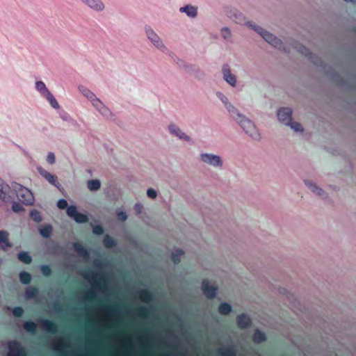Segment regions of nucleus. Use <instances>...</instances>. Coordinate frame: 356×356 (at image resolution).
Wrapping results in <instances>:
<instances>
[{
    "instance_id": "obj_13",
    "label": "nucleus",
    "mask_w": 356,
    "mask_h": 356,
    "mask_svg": "<svg viewBox=\"0 0 356 356\" xmlns=\"http://www.w3.org/2000/svg\"><path fill=\"white\" fill-rule=\"evenodd\" d=\"M228 16L236 24H243L248 29H250V26L248 25L249 23L256 24L254 22L248 19L243 13L237 10H230L228 13Z\"/></svg>"
},
{
    "instance_id": "obj_42",
    "label": "nucleus",
    "mask_w": 356,
    "mask_h": 356,
    "mask_svg": "<svg viewBox=\"0 0 356 356\" xmlns=\"http://www.w3.org/2000/svg\"><path fill=\"white\" fill-rule=\"evenodd\" d=\"M6 187L5 182L0 178V196L4 193Z\"/></svg>"
},
{
    "instance_id": "obj_15",
    "label": "nucleus",
    "mask_w": 356,
    "mask_h": 356,
    "mask_svg": "<svg viewBox=\"0 0 356 356\" xmlns=\"http://www.w3.org/2000/svg\"><path fill=\"white\" fill-rule=\"evenodd\" d=\"M67 213L78 223L86 222L88 220L86 214L79 213L74 206L68 207L67 208Z\"/></svg>"
},
{
    "instance_id": "obj_19",
    "label": "nucleus",
    "mask_w": 356,
    "mask_h": 356,
    "mask_svg": "<svg viewBox=\"0 0 356 356\" xmlns=\"http://www.w3.org/2000/svg\"><path fill=\"white\" fill-rule=\"evenodd\" d=\"M179 12L185 13L190 18H195L197 15V8L192 5H186L179 8Z\"/></svg>"
},
{
    "instance_id": "obj_39",
    "label": "nucleus",
    "mask_w": 356,
    "mask_h": 356,
    "mask_svg": "<svg viewBox=\"0 0 356 356\" xmlns=\"http://www.w3.org/2000/svg\"><path fill=\"white\" fill-rule=\"evenodd\" d=\"M26 296L29 298L33 297L37 293V290L34 288H29L26 290Z\"/></svg>"
},
{
    "instance_id": "obj_29",
    "label": "nucleus",
    "mask_w": 356,
    "mask_h": 356,
    "mask_svg": "<svg viewBox=\"0 0 356 356\" xmlns=\"http://www.w3.org/2000/svg\"><path fill=\"white\" fill-rule=\"evenodd\" d=\"M51 231H52L51 227L49 225H46L40 229V233L42 236L48 237L50 236Z\"/></svg>"
},
{
    "instance_id": "obj_31",
    "label": "nucleus",
    "mask_w": 356,
    "mask_h": 356,
    "mask_svg": "<svg viewBox=\"0 0 356 356\" xmlns=\"http://www.w3.org/2000/svg\"><path fill=\"white\" fill-rule=\"evenodd\" d=\"M12 210L15 213H20L24 211V208L20 204L17 202H13L12 204Z\"/></svg>"
},
{
    "instance_id": "obj_6",
    "label": "nucleus",
    "mask_w": 356,
    "mask_h": 356,
    "mask_svg": "<svg viewBox=\"0 0 356 356\" xmlns=\"http://www.w3.org/2000/svg\"><path fill=\"white\" fill-rule=\"evenodd\" d=\"M199 159L202 164L216 169H222L224 165L223 159L218 154L202 152L199 155Z\"/></svg>"
},
{
    "instance_id": "obj_35",
    "label": "nucleus",
    "mask_w": 356,
    "mask_h": 356,
    "mask_svg": "<svg viewBox=\"0 0 356 356\" xmlns=\"http://www.w3.org/2000/svg\"><path fill=\"white\" fill-rule=\"evenodd\" d=\"M74 249L81 255L85 256L86 254V251L79 244H74Z\"/></svg>"
},
{
    "instance_id": "obj_11",
    "label": "nucleus",
    "mask_w": 356,
    "mask_h": 356,
    "mask_svg": "<svg viewBox=\"0 0 356 356\" xmlns=\"http://www.w3.org/2000/svg\"><path fill=\"white\" fill-rule=\"evenodd\" d=\"M303 182L307 188L314 195L321 198L327 197L326 192L314 180L305 179L303 180Z\"/></svg>"
},
{
    "instance_id": "obj_16",
    "label": "nucleus",
    "mask_w": 356,
    "mask_h": 356,
    "mask_svg": "<svg viewBox=\"0 0 356 356\" xmlns=\"http://www.w3.org/2000/svg\"><path fill=\"white\" fill-rule=\"evenodd\" d=\"M86 6L95 12H102L105 10V4L102 0H80Z\"/></svg>"
},
{
    "instance_id": "obj_9",
    "label": "nucleus",
    "mask_w": 356,
    "mask_h": 356,
    "mask_svg": "<svg viewBox=\"0 0 356 356\" xmlns=\"http://www.w3.org/2000/svg\"><path fill=\"white\" fill-rule=\"evenodd\" d=\"M223 80L232 88H236L238 85L237 76L232 72L228 65H224L221 70Z\"/></svg>"
},
{
    "instance_id": "obj_25",
    "label": "nucleus",
    "mask_w": 356,
    "mask_h": 356,
    "mask_svg": "<svg viewBox=\"0 0 356 356\" xmlns=\"http://www.w3.org/2000/svg\"><path fill=\"white\" fill-rule=\"evenodd\" d=\"M220 34L222 38L227 41H230L232 37L231 30L228 27H223L220 30Z\"/></svg>"
},
{
    "instance_id": "obj_4",
    "label": "nucleus",
    "mask_w": 356,
    "mask_h": 356,
    "mask_svg": "<svg viewBox=\"0 0 356 356\" xmlns=\"http://www.w3.org/2000/svg\"><path fill=\"white\" fill-rule=\"evenodd\" d=\"M250 29L258 33L266 42L278 49L283 48L282 41L273 33L256 24H248Z\"/></svg>"
},
{
    "instance_id": "obj_22",
    "label": "nucleus",
    "mask_w": 356,
    "mask_h": 356,
    "mask_svg": "<svg viewBox=\"0 0 356 356\" xmlns=\"http://www.w3.org/2000/svg\"><path fill=\"white\" fill-rule=\"evenodd\" d=\"M218 311L220 314L227 316L232 312V306L229 302H222L219 305Z\"/></svg>"
},
{
    "instance_id": "obj_8",
    "label": "nucleus",
    "mask_w": 356,
    "mask_h": 356,
    "mask_svg": "<svg viewBox=\"0 0 356 356\" xmlns=\"http://www.w3.org/2000/svg\"><path fill=\"white\" fill-rule=\"evenodd\" d=\"M168 130L171 136L177 138L178 140L187 143H193L192 138L184 131L178 125L171 123L168 126Z\"/></svg>"
},
{
    "instance_id": "obj_24",
    "label": "nucleus",
    "mask_w": 356,
    "mask_h": 356,
    "mask_svg": "<svg viewBox=\"0 0 356 356\" xmlns=\"http://www.w3.org/2000/svg\"><path fill=\"white\" fill-rule=\"evenodd\" d=\"M87 186L90 191H95L99 189L101 183L98 179H91L87 182Z\"/></svg>"
},
{
    "instance_id": "obj_14",
    "label": "nucleus",
    "mask_w": 356,
    "mask_h": 356,
    "mask_svg": "<svg viewBox=\"0 0 356 356\" xmlns=\"http://www.w3.org/2000/svg\"><path fill=\"white\" fill-rule=\"evenodd\" d=\"M202 290L208 298H213L216 296L218 287L215 283L204 280L202 282Z\"/></svg>"
},
{
    "instance_id": "obj_26",
    "label": "nucleus",
    "mask_w": 356,
    "mask_h": 356,
    "mask_svg": "<svg viewBox=\"0 0 356 356\" xmlns=\"http://www.w3.org/2000/svg\"><path fill=\"white\" fill-rule=\"evenodd\" d=\"M18 259L24 264H29L31 261V257L26 252H19L18 254Z\"/></svg>"
},
{
    "instance_id": "obj_3",
    "label": "nucleus",
    "mask_w": 356,
    "mask_h": 356,
    "mask_svg": "<svg viewBox=\"0 0 356 356\" xmlns=\"http://www.w3.org/2000/svg\"><path fill=\"white\" fill-rule=\"evenodd\" d=\"M144 32L147 40L152 47L166 55H170L172 53L163 40L152 26L145 25L144 26Z\"/></svg>"
},
{
    "instance_id": "obj_10",
    "label": "nucleus",
    "mask_w": 356,
    "mask_h": 356,
    "mask_svg": "<svg viewBox=\"0 0 356 356\" xmlns=\"http://www.w3.org/2000/svg\"><path fill=\"white\" fill-rule=\"evenodd\" d=\"M216 95L218 99L224 105L230 118L239 111V110L229 101L227 95H225L222 92L218 91Z\"/></svg>"
},
{
    "instance_id": "obj_28",
    "label": "nucleus",
    "mask_w": 356,
    "mask_h": 356,
    "mask_svg": "<svg viewBox=\"0 0 356 356\" xmlns=\"http://www.w3.org/2000/svg\"><path fill=\"white\" fill-rule=\"evenodd\" d=\"M266 340V336L264 333L261 331H256L254 334V341L257 343L262 342Z\"/></svg>"
},
{
    "instance_id": "obj_1",
    "label": "nucleus",
    "mask_w": 356,
    "mask_h": 356,
    "mask_svg": "<svg viewBox=\"0 0 356 356\" xmlns=\"http://www.w3.org/2000/svg\"><path fill=\"white\" fill-rule=\"evenodd\" d=\"M79 92L90 103L92 108L104 119L111 120L115 119V114L111 109L96 94L86 86H78Z\"/></svg>"
},
{
    "instance_id": "obj_18",
    "label": "nucleus",
    "mask_w": 356,
    "mask_h": 356,
    "mask_svg": "<svg viewBox=\"0 0 356 356\" xmlns=\"http://www.w3.org/2000/svg\"><path fill=\"white\" fill-rule=\"evenodd\" d=\"M12 247L11 243L9 241V233L7 231H0V249L7 250Z\"/></svg>"
},
{
    "instance_id": "obj_12",
    "label": "nucleus",
    "mask_w": 356,
    "mask_h": 356,
    "mask_svg": "<svg viewBox=\"0 0 356 356\" xmlns=\"http://www.w3.org/2000/svg\"><path fill=\"white\" fill-rule=\"evenodd\" d=\"M293 110L289 107H281L277 109L276 115L280 123L286 126L292 120Z\"/></svg>"
},
{
    "instance_id": "obj_21",
    "label": "nucleus",
    "mask_w": 356,
    "mask_h": 356,
    "mask_svg": "<svg viewBox=\"0 0 356 356\" xmlns=\"http://www.w3.org/2000/svg\"><path fill=\"white\" fill-rule=\"evenodd\" d=\"M237 323L241 328H246L250 325L251 320L248 314H241L237 316Z\"/></svg>"
},
{
    "instance_id": "obj_38",
    "label": "nucleus",
    "mask_w": 356,
    "mask_h": 356,
    "mask_svg": "<svg viewBox=\"0 0 356 356\" xmlns=\"http://www.w3.org/2000/svg\"><path fill=\"white\" fill-rule=\"evenodd\" d=\"M57 206L58 208L63 209L67 207V202L65 200L61 199L58 201Z\"/></svg>"
},
{
    "instance_id": "obj_47",
    "label": "nucleus",
    "mask_w": 356,
    "mask_h": 356,
    "mask_svg": "<svg viewBox=\"0 0 356 356\" xmlns=\"http://www.w3.org/2000/svg\"><path fill=\"white\" fill-rule=\"evenodd\" d=\"M143 299L144 300H145V301L148 300V298H145V297H143Z\"/></svg>"
},
{
    "instance_id": "obj_7",
    "label": "nucleus",
    "mask_w": 356,
    "mask_h": 356,
    "mask_svg": "<svg viewBox=\"0 0 356 356\" xmlns=\"http://www.w3.org/2000/svg\"><path fill=\"white\" fill-rule=\"evenodd\" d=\"M36 90L40 94L42 97L45 98L50 105L55 109H59L60 105L57 100L50 92L45 83L42 81H37L35 83Z\"/></svg>"
},
{
    "instance_id": "obj_44",
    "label": "nucleus",
    "mask_w": 356,
    "mask_h": 356,
    "mask_svg": "<svg viewBox=\"0 0 356 356\" xmlns=\"http://www.w3.org/2000/svg\"><path fill=\"white\" fill-rule=\"evenodd\" d=\"M42 272L44 275H49L50 273V269L47 266H43L41 268Z\"/></svg>"
},
{
    "instance_id": "obj_36",
    "label": "nucleus",
    "mask_w": 356,
    "mask_h": 356,
    "mask_svg": "<svg viewBox=\"0 0 356 356\" xmlns=\"http://www.w3.org/2000/svg\"><path fill=\"white\" fill-rule=\"evenodd\" d=\"M47 161L50 164H54L56 161V157L53 152H49L47 156Z\"/></svg>"
},
{
    "instance_id": "obj_33",
    "label": "nucleus",
    "mask_w": 356,
    "mask_h": 356,
    "mask_svg": "<svg viewBox=\"0 0 356 356\" xmlns=\"http://www.w3.org/2000/svg\"><path fill=\"white\" fill-rule=\"evenodd\" d=\"M36 327V325L33 322H26L24 324V328L29 332H33L35 330Z\"/></svg>"
},
{
    "instance_id": "obj_30",
    "label": "nucleus",
    "mask_w": 356,
    "mask_h": 356,
    "mask_svg": "<svg viewBox=\"0 0 356 356\" xmlns=\"http://www.w3.org/2000/svg\"><path fill=\"white\" fill-rule=\"evenodd\" d=\"M20 281L24 284L29 283L31 280V275L27 273H21L19 275Z\"/></svg>"
},
{
    "instance_id": "obj_41",
    "label": "nucleus",
    "mask_w": 356,
    "mask_h": 356,
    "mask_svg": "<svg viewBox=\"0 0 356 356\" xmlns=\"http://www.w3.org/2000/svg\"><path fill=\"white\" fill-rule=\"evenodd\" d=\"M13 314L15 316H21L23 314V309L21 307H15L13 310Z\"/></svg>"
},
{
    "instance_id": "obj_17",
    "label": "nucleus",
    "mask_w": 356,
    "mask_h": 356,
    "mask_svg": "<svg viewBox=\"0 0 356 356\" xmlns=\"http://www.w3.org/2000/svg\"><path fill=\"white\" fill-rule=\"evenodd\" d=\"M9 352L8 356H24V350L19 347V345L15 342L12 341L8 344Z\"/></svg>"
},
{
    "instance_id": "obj_2",
    "label": "nucleus",
    "mask_w": 356,
    "mask_h": 356,
    "mask_svg": "<svg viewBox=\"0 0 356 356\" xmlns=\"http://www.w3.org/2000/svg\"><path fill=\"white\" fill-rule=\"evenodd\" d=\"M251 139L259 141L261 139V134L256 124L240 111L232 118Z\"/></svg>"
},
{
    "instance_id": "obj_34",
    "label": "nucleus",
    "mask_w": 356,
    "mask_h": 356,
    "mask_svg": "<svg viewBox=\"0 0 356 356\" xmlns=\"http://www.w3.org/2000/svg\"><path fill=\"white\" fill-rule=\"evenodd\" d=\"M147 195L151 199H155L157 196V192L154 189L150 188L147 191Z\"/></svg>"
},
{
    "instance_id": "obj_46",
    "label": "nucleus",
    "mask_w": 356,
    "mask_h": 356,
    "mask_svg": "<svg viewBox=\"0 0 356 356\" xmlns=\"http://www.w3.org/2000/svg\"><path fill=\"white\" fill-rule=\"evenodd\" d=\"M136 209H138V211H140V209H141V205H140V204H136Z\"/></svg>"
},
{
    "instance_id": "obj_27",
    "label": "nucleus",
    "mask_w": 356,
    "mask_h": 356,
    "mask_svg": "<svg viewBox=\"0 0 356 356\" xmlns=\"http://www.w3.org/2000/svg\"><path fill=\"white\" fill-rule=\"evenodd\" d=\"M183 254V250L180 249H176L172 252V259L175 263H178L180 261L181 257H182Z\"/></svg>"
},
{
    "instance_id": "obj_45",
    "label": "nucleus",
    "mask_w": 356,
    "mask_h": 356,
    "mask_svg": "<svg viewBox=\"0 0 356 356\" xmlns=\"http://www.w3.org/2000/svg\"><path fill=\"white\" fill-rule=\"evenodd\" d=\"M44 325L49 330H51L53 328V325L49 321L44 322Z\"/></svg>"
},
{
    "instance_id": "obj_40",
    "label": "nucleus",
    "mask_w": 356,
    "mask_h": 356,
    "mask_svg": "<svg viewBox=\"0 0 356 356\" xmlns=\"http://www.w3.org/2000/svg\"><path fill=\"white\" fill-rule=\"evenodd\" d=\"M117 216L119 220L124 221L127 218V216L125 212L124 211H118L117 213Z\"/></svg>"
},
{
    "instance_id": "obj_32",
    "label": "nucleus",
    "mask_w": 356,
    "mask_h": 356,
    "mask_svg": "<svg viewBox=\"0 0 356 356\" xmlns=\"http://www.w3.org/2000/svg\"><path fill=\"white\" fill-rule=\"evenodd\" d=\"M31 216L35 222H40L42 220L40 213L36 210L31 211Z\"/></svg>"
},
{
    "instance_id": "obj_37",
    "label": "nucleus",
    "mask_w": 356,
    "mask_h": 356,
    "mask_svg": "<svg viewBox=\"0 0 356 356\" xmlns=\"http://www.w3.org/2000/svg\"><path fill=\"white\" fill-rule=\"evenodd\" d=\"M104 243L107 247H112L115 245L114 241L109 236H106L104 238Z\"/></svg>"
},
{
    "instance_id": "obj_5",
    "label": "nucleus",
    "mask_w": 356,
    "mask_h": 356,
    "mask_svg": "<svg viewBox=\"0 0 356 356\" xmlns=\"http://www.w3.org/2000/svg\"><path fill=\"white\" fill-rule=\"evenodd\" d=\"M12 188L19 202L26 205H31L33 203L34 197L29 189L17 183L12 185Z\"/></svg>"
},
{
    "instance_id": "obj_23",
    "label": "nucleus",
    "mask_w": 356,
    "mask_h": 356,
    "mask_svg": "<svg viewBox=\"0 0 356 356\" xmlns=\"http://www.w3.org/2000/svg\"><path fill=\"white\" fill-rule=\"evenodd\" d=\"M286 126L290 127L294 132L297 134H302L304 132V128L300 122L293 120V119Z\"/></svg>"
},
{
    "instance_id": "obj_43",
    "label": "nucleus",
    "mask_w": 356,
    "mask_h": 356,
    "mask_svg": "<svg viewBox=\"0 0 356 356\" xmlns=\"http://www.w3.org/2000/svg\"><path fill=\"white\" fill-rule=\"evenodd\" d=\"M93 232L96 234H101L103 232L102 227L101 226L97 225L93 227Z\"/></svg>"
},
{
    "instance_id": "obj_20",
    "label": "nucleus",
    "mask_w": 356,
    "mask_h": 356,
    "mask_svg": "<svg viewBox=\"0 0 356 356\" xmlns=\"http://www.w3.org/2000/svg\"><path fill=\"white\" fill-rule=\"evenodd\" d=\"M38 171L39 172L40 175L42 177H44L47 181H48L50 184L56 186L58 185V183L57 181V178L55 175L49 172L48 171L45 170L42 168H38Z\"/></svg>"
}]
</instances>
